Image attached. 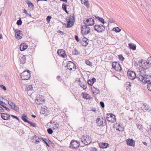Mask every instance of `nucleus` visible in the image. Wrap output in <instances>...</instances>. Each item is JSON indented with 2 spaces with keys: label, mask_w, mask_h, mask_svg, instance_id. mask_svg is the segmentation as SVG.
I'll use <instances>...</instances> for the list:
<instances>
[{
  "label": "nucleus",
  "mask_w": 151,
  "mask_h": 151,
  "mask_svg": "<svg viewBox=\"0 0 151 151\" xmlns=\"http://www.w3.org/2000/svg\"><path fill=\"white\" fill-rule=\"evenodd\" d=\"M127 75L129 78L132 80H133L136 77V75L135 72L131 70H129L128 71Z\"/></svg>",
  "instance_id": "nucleus-12"
},
{
  "label": "nucleus",
  "mask_w": 151,
  "mask_h": 151,
  "mask_svg": "<svg viewBox=\"0 0 151 151\" xmlns=\"http://www.w3.org/2000/svg\"><path fill=\"white\" fill-rule=\"evenodd\" d=\"M42 139L44 142L45 143V144H46L48 146H49V145L48 144L47 142L45 141V139L42 138Z\"/></svg>",
  "instance_id": "nucleus-58"
},
{
  "label": "nucleus",
  "mask_w": 151,
  "mask_h": 151,
  "mask_svg": "<svg viewBox=\"0 0 151 151\" xmlns=\"http://www.w3.org/2000/svg\"><path fill=\"white\" fill-rule=\"evenodd\" d=\"M96 81V79L95 78H93L91 79H89L88 81V83L90 85L92 86Z\"/></svg>",
  "instance_id": "nucleus-26"
},
{
  "label": "nucleus",
  "mask_w": 151,
  "mask_h": 151,
  "mask_svg": "<svg viewBox=\"0 0 151 151\" xmlns=\"http://www.w3.org/2000/svg\"><path fill=\"white\" fill-rule=\"evenodd\" d=\"M10 115L6 113H1V117L4 119L7 120L9 119L10 118Z\"/></svg>",
  "instance_id": "nucleus-24"
},
{
  "label": "nucleus",
  "mask_w": 151,
  "mask_h": 151,
  "mask_svg": "<svg viewBox=\"0 0 151 151\" xmlns=\"http://www.w3.org/2000/svg\"><path fill=\"white\" fill-rule=\"evenodd\" d=\"M129 48L133 50H134L136 49V45L132 43H129Z\"/></svg>",
  "instance_id": "nucleus-30"
},
{
  "label": "nucleus",
  "mask_w": 151,
  "mask_h": 151,
  "mask_svg": "<svg viewBox=\"0 0 151 151\" xmlns=\"http://www.w3.org/2000/svg\"><path fill=\"white\" fill-rule=\"evenodd\" d=\"M47 131L50 134H51L53 132V131L52 129L50 128H49L47 129Z\"/></svg>",
  "instance_id": "nucleus-43"
},
{
  "label": "nucleus",
  "mask_w": 151,
  "mask_h": 151,
  "mask_svg": "<svg viewBox=\"0 0 151 151\" xmlns=\"http://www.w3.org/2000/svg\"><path fill=\"white\" fill-rule=\"evenodd\" d=\"M104 122L105 121L102 118H99L97 119V123L99 126L103 125Z\"/></svg>",
  "instance_id": "nucleus-22"
},
{
  "label": "nucleus",
  "mask_w": 151,
  "mask_h": 151,
  "mask_svg": "<svg viewBox=\"0 0 151 151\" xmlns=\"http://www.w3.org/2000/svg\"><path fill=\"white\" fill-rule=\"evenodd\" d=\"M119 59L122 61H123L124 59V58L123 57L122 55H120L118 56Z\"/></svg>",
  "instance_id": "nucleus-42"
},
{
  "label": "nucleus",
  "mask_w": 151,
  "mask_h": 151,
  "mask_svg": "<svg viewBox=\"0 0 151 151\" xmlns=\"http://www.w3.org/2000/svg\"><path fill=\"white\" fill-rule=\"evenodd\" d=\"M5 101L8 102V104L11 106L12 109H14L17 112L19 111V107L14 103L11 101H7L1 96H0V105L1 106L3 104H5Z\"/></svg>",
  "instance_id": "nucleus-2"
},
{
  "label": "nucleus",
  "mask_w": 151,
  "mask_h": 151,
  "mask_svg": "<svg viewBox=\"0 0 151 151\" xmlns=\"http://www.w3.org/2000/svg\"><path fill=\"white\" fill-rule=\"evenodd\" d=\"M81 87H82L83 88V89H86L87 88V86L86 85H83L82 87V86H81Z\"/></svg>",
  "instance_id": "nucleus-57"
},
{
  "label": "nucleus",
  "mask_w": 151,
  "mask_h": 151,
  "mask_svg": "<svg viewBox=\"0 0 151 151\" xmlns=\"http://www.w3.org/2000/svg\"><path fill=\"white\" fill-rule=\"evenodd\" d=\"M11 116H12V117L16 119H17L18 121H19V119L18 118L17 116H16L14 115H11Z\"/></svg>",
  "instance_id": "nucleus-56"
},
{
  "label": "nucleus",
  "mask_w": 151,
  "mask_h": 151,
  "mask_svg": "<svg viewBox=\"0 0 151 151\" xmlns=\"http://www.w3.org/2000/svg\"><path fill=\"white\" fill-rule=\"evenodd\" d=\"M81 32L84 35H86L90 32V29L87 26L84 25L82 27Z\"/></svg>",
  "instance_id": "nucleus-14"
},
{
  "label": "nucleus",
  "mask_w": 151,
  "mask_h": 151,
  "mask_svg": "<svg viewBox=\"0 0 151 151\" xmlns=\"http://www.w3.org/2000/svg\"><path fill=\"white\" fill-rule=\"evenodd\" d=\"M68 22L67 27L70 28L72 26L75 22V17L73 14H71L69 17H68L66 19Z\"/></svg>",
  "instance_id": "nucleus-3"
},
{
  "label": "nucleus",
  "mask_w": 151,
  "mask_h": 151,
  "mask_svg": "<svg viewBox=\"0 0 151 151\" xmlns=\"http://www.w3.org/2000/svg\"><path fill=\"white\" fill-rule=\"evenodd\" d=\"M32 138L35 141V142L34 141V142L35 143L37 144L40 141V139L36 135L34 136L33 137H32Z\"/></svg>",
  "instance_id": "nucleus-27"
},
{
  "label": "nucleus",
  "mask_w": 151,
  "mask_h": 151,
  "mask_svg": "<svg viewBox=\"0 0 151 151\" xmlns=\"http://www.w3.org/2000/svg\"><path fill=\"white\" fill-rule=\"evenodd\" d=\"M28 123L29 124L31 125V126L34 127H35L36 126V124L33 123L29 121Z\"/></svg>",
  "instance_id": "nucleus-41"
},
{
  "label": "nucleus",
  "mask_w": 151,
  "mask_h": 151,
  "mask_svg": "<svg viewBox=\"0 0 151 151\" xmlns=\"http://www.w3.org/2000/svg\"><path fill=\"white\" fill-rule=\"evenodd\" d=\"M56 78L58 81H61L62 80V78H61L60 76H58Z\"/></svg>",
  "instance_id": "nucleus-53"
},
{
  "label": "nucleus",
  "mask_w": 151,
  "mask_h": 151,
  "mask_svg": "<svg viewBox=\"0 0 151 151\" xmlns=\"http://www.w3.org/2000/svg\"><path fill=\"white\" fill-rule=\"evenodd\" d=\"M91 150V151H97V150L95 148H92Z\"/></svg>",
  "instance_id": "nucleus-61"
},
{
  "label": "nucleus",
  "mask_w": 151,
  "mask_h": 151,
  "mask_svg": "<svg viewBox=\"0 0 151 151\" xmlns=\"http://www.w3.org/2000/svg\"><path fill=\"white\" fill-rule=\"evenodd\" d=\"M28 47V45L25 43H23L20 45V49L21 51H23L26 49Z\"/></svg>",
  "instance_id": "nucleus-20"
},
{
  "label": "nucleus",
  "mask_w": 151,
  "mask_h": 151,
  "mask_svg": "<svg viewBox=\"0 0 151 151\" xmlns=\"http://www.w3.org/2000/svg\"><path fill=\"white\" fill-rule=\"evenodd\" d=\"M79 142L77 141L72 140L71 142L69 147L71 148L76 149L80 146Z\"/></svg>",
  "instance_id": "nucleus-7"
},
{
  "label": "nucleus",
  "mask_w": 151,
  "mask_h": 151,
  "mask_svg": "<svg viewBox=\"0 0 151 151\" xmlns=\"http://www.w3.org/2000/svg\"><path fill=\"white\" fill-rule=\"evenodd\" d=\"M95 18L96 19L98 20L99 22H101L102 24L106 23V22H104V19L102 18L99 17H95Z\"/></svg>",
  "instance_id": "nucleus-29"
},
{
  "label": "nucleus",
  "mask_w": 151,
  "mask_h": 151,
  "mask_svg": "<svg viewBox=\"0 0 151 151\" xmlns=\"http://www.w3.org/2000/svg\"><path fill=\"white\" fill-rule=\"evenodd\" d=\"M82 3L84 4L85 6L88 8L89 7V4L87 0H81Z\"/></svg>",
  "instance_id": "nucleus-32"
},
{
  "label": "nucleus",
  "mask_w": 151,
  "mask_h": 151,
  "mask_svg": "<svg viewBox=\"0 0 151 151\" xmlns=\"http://www.w3.org/2000/svg\"><path fill=\"white\" fill-rule=\"evenodd\" d=\"M139 65L143 69V70H145V71L149 67L147 62L146 60H141Z\"/></svg>",
  "instance_id": "nucleus-8"
},
{
  "label": "nucleus",
  "mask_w": 151,
  "mask_h": 151,
  "mask_svg": "<svg viewBox=\"0 0 151 151\" xmlns=\"http://www.w3.org/2000/svg\"><path fill=\"white\" fill-rule=\"evenodd\" d=\"M26 62V57L25 55H23L20 60V63L21 64H23Z\"/></svg>",
  "instance_id": "nucleus-28"
},
{
  "label": "nucleus",
  "mask_w": 151,
  "mask_h": 151,
  "mask_svg": "<svg viewBox=\"0 0 151 151\" xmlns=\"http://www.w3.org/2000/svg\"><path fill=\"white\" fill-rule=\"evenodd\" d=\"M84 24L88 26H93L94 24V20L92 18L85 19L83 21Z\"/></svg>",
  "instance_id": "nucleus-10"
},
{
  "label": "nucleus",
  "mask_w": 151,
  "mask_h": 151,
  "mask_svg": "<svg viewBox=\"0 0 151 151\" xmlns=\"http://www.w3.org/2000/svg\"><path fill=\"white\" fill-rule=\"evenodd\" d=\"M26 87L28 91L32 90L33 89L31 85H27Z\"/></svg>",
  "instance_id": "nucleus-36"
},
{
  "label": "nucleus",
  "mask_w": 151,
  "mask_h": 151,
  "mask_svg": "<svg viewBox=\"0 0 151 151\" xmlns=\"http://www.w3.org/2000/svg\"><path fill=\"white\" fill-rule=\"evenodd\" d=\"M94 30L98 32H102L105 30V27L102 24H96L94 27Z\"/></svg>",
  "instance_id": "nucleus-6"
},
{
  "label": "nucleus",
  "mask_w": 151,
  "mask_h": 151,
  "mask_svg": "<svg viewBox=\"0 0 151 151\" xmlns=\"http://www.w3.org/2000/svg\"><path fill=\"white\" fill-rule=\"evenodd\" d=\"M73 53L75 55H77L79 54V52L76 49H74L73 51Z\"/></svg>",
  "instance_id": "nucleus-45"
},
{
  "label": "nucleus",
  "mask_w": 151,
  "mask_h": 151,
  "mask_svg": "<svg viewBox=\"0 0 151 151\" xmlns=\"http://www.w3.org/2000/svg\"><path fill=\"white\" fill-rule=\"evenodd\" d=\"M114 127L116 128V130L119 131H122L124 130V128L120 123H116L115 124Z\"/></svg>",
  "instance_id": "nucleus-18"
},
{
  "label": "nucleus",
  "mask_w": 151,
  "mask_h": 151,
  "mask_svg": "<svg viewBox=\"0 0 151 151\" xmlns=\"http://www.w3.org/2000/svg\"><path fill=\"white\" fill-rule=\"evenodd\" d=\"M86 63L89 66H92V63L91 62L88 61V60H86L85 61Z\"/></svg>",
  "instance_id": "nucleus-40"
},
{
  "label": "nucleus",
  "mask_w": 151,
  "mask_h": 151,
  "mask_svg": "<svg viewBox=\"0 0 151 151\" xmlns=\"http://www.w3.org/2000/svg\"><path fill=\"white\" fill-rule=\"evenodd\" d=\"M14 30L15 33L16 38L19 40L21 39L22 36V31L18 29H15Z\"/></svg>",
  "instance_id": "nucleus-15"
},
{
  "label": "nucleus",
  "mask_w": 151,
  "mask_h": 151,
  "mask_svg": "<svg viewBox=\"0 0 151 151\" xmlns=\"http://www.w3.org/2000/svg\"><path fill=\"white\" fill-rule=\"evenodd\" d=\"M95 90L93 91V93L95 95H96L97 94H98L99 92V89H97V88H95Z\"/></svg>",
  "instance_id": "nucleus-37"
},
{
  "label": "nucleus",
  "mask_w": 151,
  "mask_h": 151,
  "mask_svg": "<svg viewBox=\"0 0 151 151\" xmlns=\"http://www.w3.org/2000/svg\"><path fill=\"white\" fill-rule=\"evenodd\" d=\"M80 139L81 141L85 145H88L91 142V138L89 136H83L81 137Z\"/></svg>",
  "instance_id": "nucleus-4"
},
{
  "label": "nucleus",
  "mask_w": 151,
  "mask_h": 151,
  "mask_svg": "<svg viewBox=\"0 0 151 151\" xmlns=\"http://www.w3.org/2000/svg\"><path fill=\"white\" fill-rule=\"evenodd\" d=\"M112 68L115 70L117 71H120L122 70V68L119 63L118 62H113L112 64Z\"/></svg>",
  "instance_id": "nucleus-9"
},
{
  "label": "nucleus",
  "mask_w": 151,
  "mask_h": 151,
  "mask_svg": "<svg viewBox=\"0 0 151 151\" xmlns=\"http://www.w3.org/2000/svg\"><path fill=\"white\" fill-rule=\"evenodd\" d=\"M137 78L143 84L146 83L148 84L151 83V76L147 75L145 70H141L139 72Z\"/></svg>",
  "instance_id": "nucleus-1"
},
{
  "label": "nucleus",
  "mask_w": 151,
  "mask_h": 151,
  "mask_svg": "<svg viewBox=\"0 0 151 151\" xmlns=\"http://www.w3.org/2000/svg\"><path fill=\"white\" fill-rule=\"evenodd\" d=\"M67 6V5H66L65 4H63L62 5V7L63 9L65 11V12L67 13V14H68V12L67 10V7L66 6Z\"/></svg>",
  "instance_id": "nucleus-35"
},
{
  "label": "nucleus",
  "mask_w": 151,
  "mask_h": 151,
  "mask_svg": "<svg viewBox=\"0 0 151 151\" xmlns=\"http://www.w3.org/2000/svg\"><path fill=\"white\" fill-rule=\"evenodd\" d=\"M127 145L129 146H134L135 145V141L132 139H128L127 140Z\"/></svg>",
  "instance_id": "nucleus-23"
},
{
  "label": "nucleus",
  "mask_w": 151,
  "mask_h": 151,
  "mask_svg": "<svg viewBox=\"0 0 151 151\" xmlns=\"http://www.w3.org/2000/svg\"><path fill=\"white\" fill-rule=\"evenodd\" d=\"M67 64V67L69 70L74 71L76 69V66L73 62L68 61Z\"/></svg>",
  "instance_id": "nucleus-13"
},
{
  "label": "nucleus",
  "mask_w": 151,
  "mask_h": 151,
  "mask_svg": "<svg viewBox=\"0 0 151 151\" xmlns=\"http://www.w3.org/2000/svg\"><path fill=\"white\" fill-rule=\"evenodd\" d=\"M82 96H83V97L84 98L86 99H90V96H89L88 95V94L87 93H83L82 94Z\"/></svg>",
  "instance_id": "nucleus-33"
},
{
  "label": "nucleus",
  "mask_w": 151,
  "mask_h": 151,
  "mask_svg": "<svg viewBox=\"0 0 151 151\" xmlns=\"http://www.w3.org/2000/svg\"><path fill=\"white\" fill-rule=\"evenodd\" d=\"M26 117L27 116L25 114H23L22 119L25 122L28 123L29 121L26 119Z\"/></svg>",
  "instance_id": "nucleus-34"
},
{
  "label": "nucleus",
  "mask_w": 151,
  "mask_h": 151,
  "mask_svg": "<svg viewBox=\"0 0 151 151\" xmlns=\"http://www.w3.org/2000/svg\"><path fill=\"white\" fill-rule=\"evenodd\" d=\"M109 21L111 23H112L114 22V19L113 18H111L109 19Z\"/></svg>",
  "instance_id": "nucleus-60"
},
{
  "label": "nucleus",
  "mask_w": 151,
  "mask_h": 151,
  "mask_svg": "<svg viewBox=\"0 0 151 151\" xmlns=\"http://www.w3.org/2000/svg\"><path fill=\"white\" fill-rule=\"evenodd\" d=\"M106 118L108 121L111 122H114L116 121L115 116L112 114H106Z\"/></svg>",
  "instance_id": "nucleus-11"
},
{
  "label": "nucleus",
  "mask_w": 151,
  "mask_h": 151,
  "mask_svg": "<svg viewBox=\"0 0 151 151\" xmlns=\"http://www.w3.org/2000/svg\"><path fill=\"white\" fill-rule=\"evenodd\" d=\"M53 129H56L58 128L59 125L58 123L54 124H53Z\"/></svg>",
  "instance_id": "nucleus-38"
},
{
  "label": "nucleus",
  "mask_w": 151,
  "mask_h": 151,
  "mask_svg": "<svg viewBox=\"0 0 151 151\" xmlns=\"http://www.w3.org/2000/svg\"><path fill=\"white\" fill-rule=\"evenodd\" d=\"M4 105V104H3L1 106L3 107L5 109L7 110L8 111H9V109L8 108L6 107Z\"/></svg>",
  "instance_id": "nucleus-48"
},
{
  "label": "nucleus",
  "mask_w": 151,
  "mask_h": 151,
  "mask_svg": "<svg viewBox=\"0 0 151 151\" xmlns=\"http://www.w3.org/2000/svg\"><path fill=\"white\" fill-rule=\"evenodd\" d=\"M125 85L127 87H130L131 86V83L130 82H126Z\"/></svg>",
  "instance_id": "nucleus-49"
},
{
  "label": "nucleus",
  "mask_w": 151,
  "mask_h": 151,
  "mask_svg": "<svg viewBox=\"0 0 151 151\" xmlns=\"http://www.w3.org/2000/svg\"><path fill=\"white\" fill-rule=\"evenodd\" d=\"M57 53L59 55L61 56L63 58H65L66 56L65 51L63 49L58 50Z\"/></svg>",
  "instance_id": "nucleus-19"
},
{
  "label": "nucleus",
  "mask_w": 151,
  "mask_h": 151,
  "mask_svg": "<svg viewBox=\"0 0 151 151\" xmlns=\"http://www.w3.org/2000/svg\"><path fill=\"white\" fill-rule=\"evenodd\" d=\"M81 43L83 46H86L88 43V39L85 37L83 38L82 40L81 41Z\"/></svg>",
  "instance_id": "nucleus-21"
},
{
  "label": "nucleus",
  "mask_w": 151,
  "mask_h": 151,
  "mask_svg": "<svg viewBox=\"0 0 151 151\" xmlns=\"http://www.w3.org/2000/svg\"><path fill=\"white\" fill-rule=\"evenodd\" d=\"M140 109L143 111L145 112L149 109V107L147 104L145 103H140L139 104Z\"/></svg>",
  "instance_id": "nucleus-17"
},
{
  "label": "nucleus",
  "mask_w": 151,
  "mask_h": 151,
  "mask_svg": "<svg viewBox=\"0 0 151 151\" xmlns=\"http://www.w3.org/2000/svg\"><path fill=\"white\" fill-rule=\"evenodd\" d=\"M143 143L145 145H147V143L146 142H143Z\"/></svg>",
  "instance_id": "nucleus-62"
},
{
  "label": "nucleus",
  "mask_w": 151,
  "mask_h": 151,
  "mask_svg": "<svg viewBox=\"0 0 151 151\" xmlns=\"http://www.w3.org/2000/svg\"><path fill=\"white\" fill-rule=\"evenodd\" d=\"M21 77L22 80H27L30 77V74L29 70H26L23 72L21 74Z\"/></svg>",
  "instance_id": "nucleus-5"
},
{
  "label": "nucleus",
  "mask_w": 151,
  "mask_h": 151,
  "mask_svg": "<svg viewBox=\"0 0 151 151\" xmlns=\"http://www.w3.org/2000/svg\"><path fill=\"white\" fill-rule=\"evenodd\" d=\"M75 39L78 42H79L80 41L78 39V36L76 35L75 36Z\"/></svg>",
  "instance_id": "nucleus-54"
},
{
  "label": "nucleus",
  "mask_w": 151,
  "mask_h": 151,
  "mask_svg": "<svg viewBox=\"0 0 151 151\" xmlns=\"http://www.w3.org/2000/svg\"><path fill=\"white\" fill-rule=\"evenodd\" d=\"M4 109L1 106H0V111L1 112H4Z\"/></svg>",
  "instance_id": "nucleus-59"
},
{
  "label": "nucleus",
  "mask_w": 151,
  "mask_h": 151,
  "mask_svg": "<svg viewBox=\"0 0 151 151\" xmlns=\"http://www.w3.org/2000/svg\"><path fill=\"white\" fill-rule=\"evenodd\" d=\"M0 87L4 90H6V88L5 86L2 85H0Z\"/></svg>",
  "instance_id": "nucleus-51"
},
{
  "label": "nucleus",
  "mask_w": 151,
  "mask_h": 151,
  "mask_svg": "<svg viewBox=\"0 0 151 151\" xmlns=\"http://www.w3.org/2000/svg\"><path fill=\"white\" fill-rule=\"evenodd\" d=\"M51 18V17L50 16H48L47 17L46 19L48 23H49L50 22V19Z\"/></svg>",
  "instance_id": "nucleus-47"
},
{
  "label": "nucleus",
  "mask_w": 151,
  "mask_h": 151,
  "mask_svg": "<svg viewBox=\"0 0 151 151\" xmlns=\"http://www.w3.org/2000/svg\"><path fill=\"white\" fill-rule=\"evenodd\" d=\"M27 4L30 10H32L34 8V5L33 4L29 1H28Z\"/></svg>",
  "instance_id": "nucleus-31"
},
{
  "label": "nucleus",
  "mask_w": 151,
  "mask_h": 151,
  "mask_svg": "<svg viewBox=\"0 0 151 151\" xmlns=\"http://www.w3.org/2000/svg\"><path fill=\"white\" fill-rule=\"evenodd\" d=\"M35 102L37 104L40 105L43 103L45 102V100L43 97L40 95L37 98Z\"/></svg>",
  "instance_id": "nucleus-16"
},
{
  "label": "nucleus",
  "mask_w": 151,
  "mask_h": 151,
  "mask_svg": "<svg viewBox=\"0 0 151 151\" xmlns=\"http://www.w3.org/2000/svg\"><path fill=\"white\" fill-rule=\"evenodd\" d=\"M58 32H59L60 33V34H63V32L62 31H61L60 30H59V31Z\"/></svg>",
  "instance_id": "nucleus-63"
},
{
  "label": "nucleus",
  "mask_w": 151,
  "mask_h": 151,
  "mask_svg": "<svg viewBox=\"0 0 151 151\" xmlns=\"http://www.w3.org/2000/svg\"><path fill=\"white\" fill-rule=\"evenodd\" d=\"M100 104L102 108H104V102H101L100 103Z\"/></svg>",
  "instance_id": "nucleus-55"
},
{
  "label": "nucleus",
  "mask_w": 151,
  "mask_h": 151,
  "mask_svg": "<svg viewBox=\"0 0 151 151\" xmlns=\"http://www.w3.org/2000/svg\"><path fill=\"white\" fill-rule=\"evenodd\" d=\"M24 12L25 14H26L27 15L29 16L30 17H31V14H28L27 13V11L26 9H24Z\"/></svg>",
  "instance_id": "nucleus-50"
},
{
  "label": "nucleus",
  "mask_w": 151,
  "mask_h": 151,
  "mask_svg": "<svg viewBox=\"0 0 151 151\" xmlns=\"http://www.w3.org/2000/svg\"><path fill=\"white\" fill-rule=\"evenodd\" d=\"M109 145L106 143H101L99 144V146L101 148H106L107 147H109Z\"/></svg>",
  "instance_id": "nucleus-25"
},
{
  "label": "nucleus",
  "mask_w": 151,
  "mask_h": 151,
  "mask_svg": "<svg viewBox=\"0 0 151 151\" xmlns=\"http://www.w3.org/2000/svg\"><path fill=\"white\" fill-rule=\"evenodd\" d=\"M22 22L21 19H20L17 21V24L18 25H20L22 24Z\"/></svg>",
  "instance_id": "nucleus-44"
},
{
  "label": "nucleus",
  "mask_w": 151,
  "mask_h": 151,
  "mask_svg": "<svg viewBox=\"0 0 151 151\" xmlns=\"http://www.w3.org/2000/svg\"><path fill=\"white\" fill-rule=\"evenodd\" d=\"M147 88L148 90L151 91V83L147 84Z\"/></svg>",
  "instance_id": "nucleus-46"
},
{
  "label": "nucleus",
  "mask_w": 151,
  "mask_h": 151,
  "mask_svg": "<svg viewBox=\"0 0 151 151\" xmlns=\"http://www.w3.org/2000/svg\"><path fill=\"white\" fill-rule=\"evenodd\" d=\"M2 38V35L0 34V40Z\"/></svg>",
  "instance_id": "nucleus-64"
},
{
  "label": "nucleus",
  "mask_w": 151,
  "mask_h": 151,
  "mask_svg": "<svg viewBox=\"0 0 151 151\" xmlns=\"http://www.w3.org/2000/svg\"><path fill=\"white\" fill-rule=\"evenodd\" d=\"M148 62H147V63L149 64V65H151V57H149L148 59Z\"/></svg>",
  "instance_id": "nucleus-52"
},
{
  "label": "nucleus",
  "mask_w": 151,
  "mask_h": 151,
  "mask_svg": "<svg viewBox=\"0 0 151 151\" xmlns=\"http://www.w3.org/2000/svg\"><path fill=\"white\" fill-rule=\"evenodd\" d=\"M113 30L115 32H119L121 30L118 27L114 28L113 29Z\"/></svg>",
  "instance_id": "nucleus-39"
}]
</instances>
